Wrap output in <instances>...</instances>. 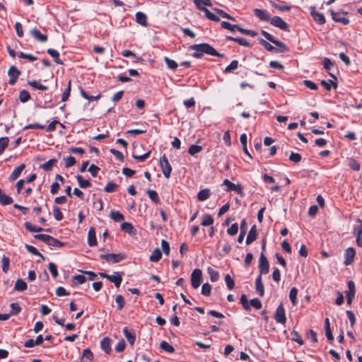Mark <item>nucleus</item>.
I'll use <instances>...</instances> for the list:
<instances>
[{
    "instance_id": "8fccbe9b",
    "label": "nucleus",
    "mask_w": 362,
    "mask_h": 362,
    "mask_svg": "<svg viewBox=\"0 0 362 362\" xmlns=\"http://www.w3.org/2000/svg\"><path fill=\"white\" fill-rule=\"evenodd\" d=\"M24 226L28 231L32 233L41 232L44 230V228L33 226L32 223L30 222H25L24 223Z\"/></svg>"
},
{
    "instance_id": "6e6552de",
    "label": "nucleus",
    "mask_w": 362,
    "mask_h": 362,
    "mask_svg": "<svg viewBox=\"0 0 362 362\" xmlns=\"http://www.w3.org/2000/svg\"><path fill=\"white\" fill-rule=\"evenodd\" d=\"M276 322L280 324H285L286 322V317L285 314V310L282 303H281L276 308L274 316Z\"/></svg>"
},
{
    "instance_id": "4d7b16f0",
    "label": "nucleus",
    "mask_w": 362,
    "mask_h": 362,
    "mask_svg": "<svg viewBox=\"0 0 362 362\" xmlns=\"http://www.w3.org/2000/svg\"><path fill=\"white\" fill-rule=\"evenodd\" d=\"M214 223V218L210 214H205L203 216L202 225L203 226H209Z\"/></svg>"
},
{
    "instance_id": "bf43d9fd",
    "label": "nucleus",
    "mask_w": 362,
    "mask_h": 362,
    "mask_svg": "<svg viewBox=\"0 0 362 362\" xmlns=\"http://www.w3.org/2000/svg\"><path fill=\"white\" fill-rule=\"evenodd\" d=\"M297 295L298 289L296 287L291 288L289 292V299L293 305H296L297 303Z\"/></svg>"
},
{
    "instance_id": "5701e85b",
    "label": "nucleus",
    "mask_w": 362,
    "mask_h": 362,
    "mask_svg": "<svg viewBox=\"0 0 362 362\" xmlns=\"http://www.w3.org/2000/svg\"><path fill=\"white\" fill-rule=\"evenodd\" d=\"M257 227L255 225H254L253 226L251 227L249 233H248V235L247 236V238H246V244L247 245H250L251 244L252 242H254L257 238Z\"/></svg>"
},
{
    "instance_id": "4c0bfd02",
    "label": "nucleus",
    "mask_w": 362,
    "mask_h": 362,
    "mask_svg": "<svg viewBox=\"0 0 362 362\" xmlns=\"http://www.w3.org/2000/svg\"><path fill=\"white\" fill-rule=\"evenodd\" d=\"M162 257V253L159 248H156L152 254L151 255L149 259L152 262H158Z\"/></svg>"
},
{
    "instance_id": "b1692460",
    "label": "nucleus",
    "mask_w": 362,
    "mask_h": 362,
    "mask_svg": "<svg viewBox=\"0 0 362 362\" xmlns=\"http://www.w3.org/2000/svg\"><path fill=\"white\" fill-rule=\"evenodd\" d=\"M247 222H246V220L245 219H243L240 222V234L238 237V242L239 243H241L243 240H244V238H245V235L246 234V232H247Z\"/></svg>"
},
{
    "instance_id": "6e6d98bb",
    "label": "nucleus",
    "mask_w": 362,
    "mask_h": 362,
    "mask_svg": "<svg viewBox=\"0 0 362 362\" xmlns=\"http://www.w3.org/2000/svg\"><path fill=\"white\" fill-rule=\"evenodd\" d=\"M213 10L222 18H227L233 21H235L234 17L231 16L230 15L225 12L223 10H221L218 8H214Z\"/></svg>"
},
{
    "instance_id": "c756f323",
    "label": "nucleus",
    "mask_w": 362,
    "mask_h": 362,
    "mask_svg": "<svg viewBox=\"0 0 362 362\" xmlns=\"http://www.w3.org/2000/svg\"><path fill=\"white\" fill-rule=\"evenodd\" d=\"M193 2L199 11H203V9L206 8L203 5L206 6H212V3L210 0H193Z\"/></svg>"
},
{
    "instance_id": "0eeeda50",
    "label": "nucleus",
    "mask_w": 362,
    "mask_h": 362,
    "mask_svg": "<svg viewBox=\"0 0 362 362\" xmlns=\"http://www.w3.org/2000/svg\"><path fill=\"white\" fill-rule=\"evenodd\" d=\"M223 185L227 186V189H226L227 192L235 191L241 197L244 196L243 187L240 185H235L228 179L223 180Z\"/></svg>"
},
{
    "instance_id": "f257e3e1",
    "label": "nucleus",
    "mask_w": 362,
    "mask_h": 362,
    "mask_svg": "<svg viewBox=\"0 0 362 362\" xmlns=\"http://www.w3.org/2000/svg\"><path fill=\"white\" fill-rule=\"evenodd\" d=\"M189 49L194 51V52L192 54V56L197 59L202 57L204 54L221 58L225 57L224 54L218 52L211 45L208 43L192 45L189 47Z\"/></svg>"
},
{
    "instance_id": "49530a36",
    "label": "nucleus",
    "mask_w": 362,
    "mask_h": 362,
    "mask_svg": "<svg viewBox=\"0 0 362 362\" xmlns=\"http://www.w3.org/2000/svg\"><path fill=\"white\" fill-rule=\"evenodd\" d=\"M207 273L210 276V279L212 282H216L219 278V273L211 267H208Z\"/></svg>"
},
{
    "instance_id": "e2e57ef3",
    "label": "nucleus",
    "mask_w": 362,
    "mask_h": 362,
    "mask_svg": "<svg viewBox=\"0 0 362 362\" xmlns=\"http://www.w3.org/2000/svg\"><path fill=\"white\" fill-rule=\"evenodd\" d=\"M118 187V185L113 182H108L104 188V191L107 193L114 192L116 191V189Z\"/></svg>"
},
{
    "instance_id": "a211bd4d",
    "label": "nucleus",
    "mask_w": 362,
    "mask_h": 362,
    "mask_svg": "<svg viewBox=\"0 0 362 362\" xmlns=\"http://www.w3.org/2000/svg\"><path fill=\"white\" fill-rule=\"evenodd\" d=\"M25 168V165L24 163L21 164L20 165L16 167L13 170V172L11 173V175H9V177H8L9 181L13 182V181L16 180V179H18L20 177L22 171Z\"/></svg>"
},
{
    "instance_id": "0e129e2a",
    "label": "nucleus",
    "mask_w": 362,
    "mask_h": 362,
    "mask_svg": "<svg viewBox=\"0 0 362 362\" xmlns=\"http://www.w3.org/2000/svg\"><path fill=\"white\" fill-rule=\"evenodd\" d=\"M202 150V146L199 145L192 144L188 148V153L191 156H194L196 153H199Z\"/></svg>"
},
{
    "instance_id": "680f3d73",
    "label": "nucleus",
    "mask_w": 362,
    "mask_h": 362,
    "mask_svg": "<svg viewBox=\"0 0 362 362\" xmlns=\"http://www.w3.org/2000/svg\"><path fill=\"white\" fill-rule=\"evenodd\" d=\"M9 139L7 136L0 138V155L3 153L6 148L8 146Z\"/></svg>"
},
{
    "instance_id": "72a5a7b5",
    "label": "nucleus",
    "mask_w": 362,
    "mask_h": 362,
    "mask_svg": "<svg viewBox=\"0 0 362 362\" xmlns=\"http://www.w3.org/2000/svg\"><path fill=\"white\" fill-rule=\"evenodd\" d=\"M122 230L132 235L135 233V229L132 223L128 222H123L121 226Z\"/></svg>"
},
{
    "instance_id": "cd10ccee",
    "label": "nucleus",
    "mask_w": 362,
    "mask_h": 362,
    "mask_svg": "<svg viewBox=\"0 0 362 362\" xmlns=\"http://www.w3.org/2000/svg\"><path fill=\"white\" fill-rule=\"evenodd\" d=\"M13 202V198L6 194L0 188V204L3 206H6L11 204Z\"/></svg>"
},
{
    "instance_id": "79ce46f5",
    "label": "nucleus",
    "mask_w": 362,
    "mask_h": 362,
    "mask_svg": "<svg viewBox=\"0 0 362 362\" xmlns=\"http://www.w3.org/2000/svg\"><path fill=\"white\" fill-rule=\"evenodd\" d=\"M110 216L115 222H120L124 219V215L119 211H112Z\"/></svg>"
},
{
    "instance_id": "a19ab883",
    "label": "nucleus",
    "mask_w": 362,
    "mask_h": 362,
    "mask_svg": "<svg viewBox=\"0 0 362 362\" xmlns=\"http://www.w3.org/2000/svg\"><path fill=\"white\" fill-rule=\"evenodd\" d=\"M76 177L81 188H87L91 186L90 182L88 180H84L81 175H78Z\"/></svg>"
},
{
    "instance_id": "603ef678",
    "label": "nucleus",
    "mask_w": 362,
    "mask_h": 362,
    "mask_svg": "<svg viewBox=\"0 0 362 362\" xmlns=\"http://www.w3.org/2000/svg\"><path fill=\"white\" fill-rule=\"evenodd\" d=\"M259 43L263 46L267 51L274 52V50L276 49V47L272 46L269 42L264 39H259L258 40Z\"/></svg>"
},
{
    "instance_id": "ea45409f",
    "label": "nucleus",
    "mask_w": 362,
    "mask_h": 362,
    "mask_svg": "<svg viewBox=\"0 0 362 362\" xmlns=\"http://www.w3.org/2000/svg\"><path fill=\"white\" fill-rule=\"evenodd\" d=\"M28 85L30 86L31 87H33L35 89L40 90H47L48 89L47 86H44V85L41 84L40 82H39L37 81H35V80L34 81H28Z\"/></svg>"
},
{
    "instance_id": "052dcab7",
    "label": "nucleus",
    "mask_w": 362,
    "mask_h": 362,
    "mask_svg": "<svg viewBox=\"0 0 362 362\" xmlns=\"http://www.w3.org/2000/svg\"><path fill=\"white\" fill-rule=\"evenodd\" d=\"M30 99V95L26 90H22L19 94V100L21 103H26Z\"/></svg>"
},
{
    "instance_id": "39448f33",
    "label": "nucleus",
    "mask_w": 362,
    "mask_h": 362,
    "mask_svg": "<svg viewBox=\"0 0 362 362\" xmlns=\"http://www.w3.org/2000/svg\"><path fill=\"white\" fill-rule=\"evenodd\" d=\"M270 23L274 25V27L279 28V29L289 32L290 31V26L289 25L286 23L281 17L279 16H274L270 20Z\"/></svg>"
},
{
    "instance_id": "9b49d317",
    "label": "nucleus",
    "mask_w": 362,
    "mask_h": 362,
    "mask_svg": "<svg viewBox=\"0 0 362 362\" xmlns=\"http://www.w3.org/2000/svg\"><path fill=\"white\" fill-rule=\"evenodd\" d=\"M8 74L10 77L8 83L13 86L17 81V79L21 74V71L15 66H11L8 69Z\"/></svg>"
},
{
    "instance_id": "6ab92c4d",
    "label": "nucleus",
    "mask_w": 362,
    "mask_h": 362,
    "mask_svg": "<svg viewBox=\"0 0 362 362\" xmlns=\"http://www.w3.org/2000/svg\"><path fill=\"white\" fill-rule=\"evenodd\" d=\"M123 272H115L114 274L110 275L108 280L112 282L117 288H119L122 281Z\"/></svg>"
},
{
    "instance_id": "2f4dec72",
    "label": "nucleus",
    "mask_w": 362,
    "mask_h": 362,
    "mask_svg": "<svg viewBox=\"0 0 362 362\" xmlns=\"http://www.w3.org/2000/svg\"><path fill=\"white\" fill-rule=\"evenodd\" d=\"M47 53L54 58V62L57 64H63V62L59 59V53L56 49L49 48Z\"/></svg>"
},
{
    "instance_id": "412c9836",
    "label": "nucleus",
    "mask_w": 362,
    "mask_h": 362,
    "mask_svg": "<svg viewBox=\"0 0 362 362\" xmlns=\"http://www.w3.org/2000/svg\"><path fill=\"white\" fill-rule=\"evenodd\" d=\"M135 21L138 24L144 27H146L148 25L147 16L141 11L136 13Z\"/></svg>"
},
{
    "instance_id": "7c9ffc66",
    "label": "nucleus",
    "mask_w": 362,
    "mask_h": 362,
    "mask_svg": "<svg viewBox=\"0 0 362 362\" xmlns=\"http://www.w3.org/2000/svg\"><path fill=\"white\" fill-rule=\"evenodd\" d=\"M321 85L327 90H330L332 88L336 89L337 88V83L332 80H322L320 81Z\"/></svg>"
},
{
    "instance_id": "ddd939ff",
    "label": "nucleus",
    "mask_w": 362,
    "mask_h": 362,
    "mask_svg": "<svg viewBox=\"0 0 362 362\" xmlns=\"http://www.w3.org/2000/svg\"><path fill=\"white\" fill-rule=\"evenodd\" d=\"M278 3L274 1H269V4L271 6L279 11H289L291 9V6L287 4L286 2L277 0Z\"/></svg>"
},
{
    "instance_id": "c9c22d12",
    "label": "nucleus",
    "mask_w": 362,
    "mask_h": 362,
    "mask_svg": "<svg viewBox=\"0 0 362 362\" xmlns=\"http://www.w3.org/2000/svg\"><path fill=\"white\" fill-rule=\"evenodd\" d=\"M57 162V160L55 158L49 159L46 163L42 164L40 165V168L43 169L45 171H50L52 169L54 165H55Z\"/></svg>"
},
{
    "instance_id": "20e7f679",
    "label": "nucleus",
    "mask_w": 362,
    "mask_h": 362,
    "mask_svg": "<svg viewBox=\"0 0 362 362\" xmlns=\"http://www.w3.org/2000/svg\"><path fill=\"white\" fill-rule=\"evenodd\" d=\"M259 272L261 276L262 274H267L269 272V264L267 258L261 252L259 258Z\"/></svg>"
},
{
    "instance_id": "de8ad7c7",
    "label": "nucleus",
    "mask_w": 362,
    "mask_h": 362,
    "mask_svg": "<svg viewBox=\"0 0 362 362\" xmlns=\"http://www.w3.org/2000/svg\"><path fill=\"white\" fill-rule=\"evenodd\" d=\"M25 247L31 254L35 256H38L42 259H45V257L34 246L25 244Z\"/></svg>"
},
{
    "instance_id": "393cba45",
    "label": "nucleus",
    "mask_w": 362,
    "mask_h": 362,
    "mask_svg": "<svg viewBox=\"0 0 362 362\" xmlns=\"http://www.w3.org/2000/svg\"><path fill=\"white\" fill-rule=\"evenodd\" d=\"M100 348L106 353L110 354L112 351L111 339L106 337L100 341Z\"/></svg>"
},
{
    "instance_id": "dca6fc26",
    "label": "nucleus",
    "mask_w": 362,
    "mask_h": 362,
    "mask_svg": "<svg viewBox=\"0 0 362 362\" xmlns=\"http://www.w3.org/2000/svg\"><path fill=\"white\" fill-rule=\"evenodd\" d=\"M329 12L332 16V18L335 22L341 23L343 25H348L349 23V20L347 18L341 17V13L338 12H335L333 9H329Z\"/></svg>"
},
{
    "instance_id": "bb28decb",
    "label": "nucleus",
    "mask_w": 362,
    "mask_h": 362,
    "mask_svg": "<svg viewBox=\"0 0 362 362\" xmlns=\"http://www.w3.org/2000/svg\"><path fill=\"white\" fill-rule=\"evenodd\" d=\"M255 289L257 293L260 296H263L264 294V287L262 283V276L258 275L255 279Z\"/></svg>"
},
{
    "instance_id": "69168bd1",
    "label": "nucleus",
    "mask_w": 362,
    "mask_h": 362,
    "mask_svg": "<svg viewBox=\"0 0 362 362\" xmlns=\"http://www.w3.org/2000/svg\"><path fill=\"white\" fill-rule=\"evenodd\" d=\"M202 11L205 13V16L208 19L216 22L220 21L219 17L211 13L208 8H204Z\"/></svg>"
},
{
    "instance_id": "338daca9",
    "label": "nucleus",
    "mask_w": 362,
    "mask_h": 362,
    "mask_svg": "<svg viewBox=\"0 0 362 362\" xmlns=\"http://www.w3.org/2000/svg\"><path fill=\"white\" fill-rule=\"evenodd\" d=\"M53 215L57 221H62L64 218L63 214L60 209L57 206H53Z\"/></svg>"
},
{
    "instance_id": "37998d69",
    "label": "nucleus",
    "mask_w": 362,
    "mask_h": 362,
    "mask_svg": "<svg viewBox=\"0 0 362 362\" xmlns=\"http://www.w3.org/2000/svg\"><path fill=\"white\" fill-rule=\"evenodd\" d=\"M238 61L233 60L230 64L225 68L224 73L229 74L233 73L238 67Z\"/></svg>"
},
{
    "instance_id": "c03bdc74",
    "label": "nucleus",
    "mask_w": 362,
    "mask_h": 362,
    "mask_svg": "<svg viewBox=\"0 0 362 362\" xmlns=\"http://www.w3.org/2000/svg\"><path fill=\"white\" fill-rule=\"evenodd\" d=\"M146 193L148 194L149 198L153 202L156 204L160 203V198L156 191L153 189H147Z\"/></svg>"
},
{
    "instance_id": "c85d7f7f",
    "label": "nucleus",
    "mask_w": 362,
    "mask_h": 362,
    "mask_svg": "<svg viewBox=\"0 0 362 362\" xmlns=\"http://www.w3.org/2000/svg\"><path fill=\"white\" fill-rule=\"evenodd\" d=\"M226 40L230 41H233L237 42L238 45L247 47H250L251 45L250 43L245 38L243 37H234L231 36H226Z\"/></svg>"
},
{
    "instance_id": "473e14b6",
    "label": "nucleus",
    "mask_w": 362,
    "mask_h": 362,
    "mask_svg": "<svg viewBox=\"0 0 362 362\" xmlns=\"http://www.w3.org/2000/svg\"><path fill=\"white\" fill-rule=\"evenodd\" d=\"M27 287L28 286L26 282L21 279H18L15 283L14 290L17 291H23L27 289Z\"/></svg>"
},
{
    "instance_id": "4468645a",
    "label": "nucleus",
    "mask_w": 362,
    "mask_h": 362,
    "mask_svg": "<svg viewBox=\"0 0 362 362\" xmlns=\"http://www.w3.org/2000/svg\"><path fill=\"white\" fill-rule=\"evenodd\" d=\"M253 13L254 15L261 21H270L272 18L269 12L264 9L255 8Z\"/></svg>"
},
{
    "instance_id": "423d86ee",
    "label": "nucleus",
    "mask_w": 362,
    "mask_h": 362,
    "mask_svg": "<svg viewBox=\"0 0 362 362\" xmlns=\"http://www.w3.org/2000/svg\"><path fill=\"white\" fill-rule=\"evenodd\" d=\"M202 280V272L199 269H195L193 270L191 274V284L194 288H197Z\"/></svg>"
},
{
    "instance_id": "1a4fd4ad",
    "label": "nucleus",
    "mask_w": 362,
    "mask_h": 362,
    "mask_svg": "<svg viewBox=\"0 0 362 362\" xmlns=\"http://www.w3.org/2000/svg\"><path fill=\"white\" fill-rule=\"evenodd\" d=\"M357 222L358 225L354 226V234L356 235V245L362 247V221L358 218Z\"/></svg>"
},
{
    "instance_id": "e433bc0d",
    "label": "nucleus",
    "mask_w": 362,
    "mask_h": 362,
    "mask_svg": "<svg viewBox=\"0 0 362 362\" xmlns=\"http://www.w3.org/2000/svg\"><path fill=\"white\" fill-rule=\"evenodd\" d=\"M211 195L210 189H204L200 190L197 194V199L199 201H205Z\"/></svg>"
},
{
    "instance_id": "864d4df0",
    "label": "nucleus",
    "mask_w": 362,
    "mask_h": 362,
    "mask_svg": "<svg viewBox=\"0 0 362 362\" xmlns=\"http://www.w3.org/2000/svg\"><path fill=\"white\" fill-rule=\"evenodd\" d=\"M291 334L292 341L297 342L300 345H303L304 344L303 339L298 332L293 330L291 332Z\"/></svg>"
},
{
    "instance_id": "58836bf2",
    "label": "nucleus",
    "mask_w": 362,
    "mask_h": 362,
    "mask_svg": "<svg viewBox=\"0 0 362 362\" xmlns=\"http://www.w3.org/2000/svg\"><path fill=\"white\" fill-rule=\"evenodd\" d=\"M221 25L223 28L229 30L231 32H234L235 30L239 31L240 26L239 25H232L227 21H222L221 23Z\"/></svg>"
},
{
    "instance_id": "13d9d810",
    "label": "nucleus",
    "mask_w": 362,
    "mask_h": 362,
    "mask_svg": "<svg viewBox=\"0 0 362 362\" xmlns=\"http://www.w3.org/2000/svg\"><path fill=\"white\" fill-rule=\"evenodd\" d=\"M86 281V277L83 275H81V274L75 275L71 279L72 283L75 285L82 284L85 283Z\"/></svg>"
},
{
    "instance_id": "7ed1b4c3",
    "label": "nucleus",
    "mask_w": 362,
    "mask_h": 362,
    "mask_svg": "<svg viewBox=\"0 0 362 362\" xmlns=\"http://www.w3.org/2000/svg\"><path fill=\"white\" fill-rule=\"evenodd\" d=\"M160 166L165 178H169L172 171V167L165 154L160 158Z\"/></svg>"
},
{
    "instance_id": "3c124183",
    "label": "nucleus",
    "mask_w": 362,
    "mask_h": 362,
    "mask_svg": "<svg viewBox=\"0 0 362 362\" xmlns=\"http://www.w3.org/2000/svg\"><path fill=\"white\" fill-rule=\"evenodd\" d=\"M164 61H165L168 69L173 70V71L177 69L178 64H177V62L175 61L170 59L168 57H164Z\"/></svg>"
},
{
    "instance_id": "a878e982",
    "label": "nucleus",
    "mask_w": 362,
    "mask_h": 362,
    "mask_svg": "<svg viewBox=\"0 0 362 362\" xmlns=\"http://www.w3.org/2000/svg\"><path fill=\"white\" fill-rule=\"evenodd\" d=\"M123 334L126 339H127L129 344L133 345L136 340L135 332L129 331L127 327H124L123 328Z\"/></svg>"
},
{
    "instance_id": "774afa93",
    "label": "nucleus",
    "mask_w": 362,
    "mask_h": 362,
    "mask_svg": "<svg viewBox=\"0 0 362 362\" xmlns=\"http://www.w3.org/2000/svg\"><path fill=\"white\" fill-rule=\"evenodd\" d=\"M348 165L354 170H359L361 168L360 163L354 158H350L349 160Z\"/></svg>"
},
{
    "instance_id": "4be33fe9",
    "label": "nucleus",
    "mask_w": 362,
    "mask_h": 362,
    "mask_svg": "<svg viewBox=\"0 0 362 362\" xmlns=\"http://www.w3.org/2000/svg\"><path fill=\"white\" fill-rule=\"evenodd\" d=\"M97 243L95 230L93 227H90L88 233V244L90 247H93L97 245Z\"/></svg>"
},
{
    "instance_id": "09e8293b",
    "label": "nucleus",
    "mask_w": 362,
    "mask_h": 362,
    "mask_svg": "<svg viewBox=\"0 0 362 362\" xmlns=\"http://www.w3.org/2000/svg\"><path fill=\"white\" fill-rule=\"evenodd\" d=\"M160 348L168 353L175 352L174 347L165 341H162L160 344Z\"/></svg>"
},
{
    "instance_id": "aec40b11",
    "label": "nucleus",
    "mask_w": 362,
    "mask_h": 362,
    "mask_svg": "<svg viewBox=\"0 0 362 362\" xmlns=\"http://www.w3.org/2000/svg\"><path fill=\"white\" fill-rule=\"evenodd\" d=\"M272 43H273L277 47L274 50V52L276 53H284L286 52H288L289 49L285 43L277 40L276 38H275Z\"/></svg>"
},
{
    "instance_id": "9d476101",
    "label": "nucleus",
    "mask_w": 362,
    "mask_h": 362,
    "mask_svg": "<svg viewBox=\"0 0 362 362\" xmlns=\"http://www.w3.org/2000/svg\"><path fill=\"white\" fill-rule=\"evenodd\" d=\"M356 255V250L354 247H349L346 249L344 252V264L346 266L350 265L353 263Z\"/></svg>"
},
{
    "instance_id": "f8f14e48",
    "label": "nucleus",
    "mask_w": 362,
    "mask_h": 362,
    "mask_svg": "<svg viewBox=\"0 0 362 362\" xmlns=\"http://www.w3.org/2000/svg\"><path fill=\"white\" fill-rule=\"evenodd\" d=\"M348 291H346V303L350 305L354 298L356 288L355 284L353 281L350 280L348 281Z\"/></svg>"
},
{
    "instance_id": "a18cd8bd",
    "label": "nucleus",
    "mask_w": 362,
    "mask_h": 362,
    "mask_svg": "<svg viewBox=\"0 0 362 362\" xmlns=\"http://www.w3.org/2000/svg\"><path fill=\"white\" fill-rule=\"evenodd\" d=\"M79 90H80V93H81V96L83 98L88 100L89 101L97 100H98L100 98V94L98 95L97 96L90 95L81 87H79Z\"/></svg>"
},
{
    "instance_id": "f704fd0d",
    "label": "nucleus",
    "mask_w": 362,
    "mask_h": 362,
    "mask_svg": "<svg viewBox=\"0 0 362 362\" xmlns=\"http://www.w3.org/2000/svg\"><path fill=\"white\" fill-rule=\"evenodd\" d=\"M65 243L59 240L58 239L54 238V237H49L47 245L54 247H61L65 245Z\"/></svg>"
},
{
    "instance_id": "f3484780",
    "label": "nucleus",
    "mask_w": 362,
    "mask_h": 362,
    "mask_svg": "<svg viewBox=\"0 0 362 362\" xmlns=\"http://www.w3.org/2000/svg\"><path fill=\"white\" fill-rule=\"evenodd\" d=\"M310 15L313 18L314 21L319 25H323L325 23L326 21L324 14L315 11V7H311Z\"/></svg>"
},
{
    "instance_id": "f03ea898",
    "label": "nucleus",
    "mask_w": 362,
    "mask_h": 362,
    "mask_svg": "<svg viewBox=\"0 0 362 362\" xmlns=\"http://www.w3.org/2000/svg\"><path fill=\"white\" fill-rule=\"evenodd\" d=\"M100 258L102 259H105L108 262H111L113 264L118 263L122 260L126 258V255L124 253H108V254H101L100 255Z\"/></svg>"
},
{
    "instance_id": "5fc2aeb1",
    "label": "nucleus",
    "mask_w": 362,
    "mask_h": 362,
    "mask_svg": "<svg viewBox=\"0 0 362 362\" xmlns=\"http://www.w3.org/2000/svg\"><path fill=\"white\" fill-rule=\"evenodd\" d=\"M11 307V311L8 315H16L21 311V308L17 303H12L10 305Z\"/></svg>"
},
{
    "instance_id": "2eb2a0df",
    "label": "nucleus",
    "mask_w": 362,
    "mask_h": 362,
    "mask_svg": "<svg viewBox=\"0 0 362 362\" xmlns=\"http://www.w3.org/2000/svg\"><path fill=\"white\" fill-rule=\"evenodd\" d=\"M30 33L33 37L40 42H45L47 41L48 36L46 34L41 33L37 28L31 29Z\"/></svg>"
}]
</instances>
